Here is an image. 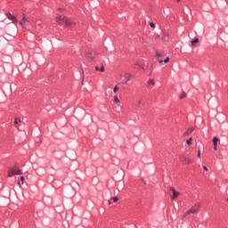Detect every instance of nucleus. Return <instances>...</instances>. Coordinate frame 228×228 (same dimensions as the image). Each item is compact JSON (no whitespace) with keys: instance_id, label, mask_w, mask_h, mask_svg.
<instances>
[{"instance_id":"1","label":"nucleus","mask_w":228,"mask_h":228,"mask_svg":"<svg viewBox=\"0 0 228 228\" xmlns=\"http://www.w3.org/2000/svg\"><path fill=\"white\" fill-rule=\"evenodd\" d=\"M199 208H200V204L196 203L194 206H192L189 210L185 212V214L183 216V218H186V216L191 214V215H197L199 211Z\"/></svg>"},{"instance_id":"2","label":"nucleus","mask_w":228,"mask_h":228,"mask_svg":"<svg viewBox=\"0 0 228 228\" xmlns=\"http://www.w3.org/2000/svg\"><path fill=\"white\" fill-rule=\"evenodd\" d=\"M13 175H22V169L10 167L8 170V177H13Z\"/></svg>"},{"instance_id":"3","label":"nucleus","mask_w":228,"mask_h":228,"mask_svg":"<svg viewBox=\"0 0 228 228\" xmlns=\"http://www.w3.org/2000/svg\"><path fill=\"white\" fill-rule=\"evenodd\" d=\"M169 191H172L173 196H172V200L177 199L179 197V191H177L174 187H169Z\"/></svg>"},{"instance_id":"4","label":"nucleus","mask_w":228,"mask_h":228,"mask_svg":"<svg viewBox=\"0 0 228 228\" xmlns=\"http://www.w3.org/2000/svg\"><path fill=\"white\" fill-rule=\"evenodd\" d=\"M181 162L185 163V165H191L193 163V160H191V159L187 157V158H182Z\"/></svg>"},{"instance_id":"5","label":"nucleus","mask_w":228,"mask_h":228,"mask_svg":"<svg viewBox=\"0 0 228 228\" xmlns=\"http://www.w3.org/2000/svg\"><path fill=\"white\" fill-rule=\"evenodd\" d=\"M6 17H7V19H9V20H13V22H19L17 18L13 14H12L11 12H7Z\"/></svg>"},{"instance_id":"6","label":"nucleus","mask_w":228,"mask_h":228,"mask_svg":"<svg viewBox=\"0 0 228 228\" xmlns=\"http://www.w3.org/2000/svg\"><path fill=\"white\" fill-rule=\"evenodd\" d=\"M20 26L24 27V26H28V24H29V20H28V19H26V16L23 13V17H22V20L20 21Z\"/></svg>"},{"instance_id":"7","label":"nucleus","mask_w":228,"mask_h":228,"mask_svg":"<svg viewBox=\"0 0 228 228\" xmlns=\"http://www.w3.org/2000/svg\"><path fill=\"white\" fill-rule=\"evenodd\" d=\"M212 142H213V145H214V151H217L218 150V147H217L218 137H214Z\"/></svg>"},{"instance_id":"8","label":"nucleus","mask_w":228,"mask_h":228,"mask_svg":"<svg viewBox=\"0 0 228 228\" xmlns=\"http://www.w3.org/2000/svg\"><path fill=\"white\" fill-rule=\"evenodd\" d=\"M193 131H195V128L190 127L187 131H185L183 133V136H188V135L191 134V133H193Z\"/></svg>"},{"instance_id":"9","label":"nucleus","mask_w":228,"mask_h":228,"mask_svg":"<svg viewBox=\"0 0 228 228\" xmlns=\"http://www.w3.org/2000/svg\"><path fill=\"white\" fill-rule=\"evenodd\" d=\"M62 22H65L67 26H70V24H72V21L69 18H67V16H64L62 18Z\"/></svg>"},{"instance_id":"10","label":"nucleus","mask_w":228,"mask_h":228,"mask_svg":"<svg viewBox=\"0 0 228 228\" xmlns=\"http://www.w3.org/2000/svg\"><path fill=\"white\" fill-rule=\"evenodd\" d=\"M197 44H199V37H195L194 39H192L191 41V45H192V46L197 45Z\"/></svg>"},{"instance_id":"11","label":"nucleus","mask_w":228,"mask_h":228,"mask_svg":"<svg viewBox=\"0 0 228 228\" xmlns=\"http://www.w3.org/2000/svg\"><path fill=\"white\" fill-rule=\"evenodd\" d=\"M125 79H126V81L125 82V85H127V82L131 81V74L126 73Z\"/></svg>"},{"instance_id":"12","label":"nucleus","mask_w":228,"mask_h":228,"mask_svg":"<svg viewBox=\"0 0 228 228\" xmlns=\"http://www.w3.org/2000/svg\"><path fill=\"white\" fill-rule=\"evenodd\" d=\"M170 61V57H166L165 60L159 61V63H168Z\"/></svg>"},{"instance_id":"13","label":"nucleus","mask_w":228,"mask_h":228,"mask_svg":"<svg viewBox=\"0 0 228 228\" xmlns=\"http://www.w3.org/2000/svg\"><path fill=\"white\" fill-rule=\"evenodd\" d=\"M18 186H20V184H24V176H20V180H18Z\"/></svg>"},{"instance_id":"14","label":"nucleus","mask_w":228,"mask_h":228,"mask_svg":"<svg viewBox=\"0 0 228 228\" xmlns=\"http://www.w3.org/2000/svg\"><path fill=\"white\" fill-rule=\"evenodd\" d=\"M86 58H90L91 60H95V56H94L90 53H86Z\"/></svg>"},{"instance_id":"15","label":"nucleus","mask_w":228,"mask_h":228,"mask_svg":"<svg viewBox=\"0 0 228 228\" xmlns=\"http://www.w3.org/2000/svg\"><path fill=\"white\" fill-rule=\"evenodd\" d=\"M162 39H164L165 42H168V34L163 33L162 34Z\"/></svg>"},{"instance_id":"16","label":"nucleus","mask_w":228,"mask_h":228,"mask_svg":"<svg viewBox=\"0 0 228 228\" xmlns=\"http://www.w3.org/2000/svg\"><path fill=\"white\" fill-rule=\"evenodd\" d=\"M148 85H151L152 86H154V85H156V82H154V79H149Z\"/></svg>"},{"instance_id":"17","label":"nucleus","mask_w":228,"mask_h":228,"mask_svg":"<svg viewBox=\"0 0 228 228\" xmlns=\"http://www.w3.org/2000/svg\"><path fill=\"white\" fill-rule=\"evenodd\" d=\"M112 200H113V202H118V196H114L112 198Z\"/></svg>"},{"instance_id":"18","label":"nucleus","mask_w":228,"mask_h":228,"mask_svg":"<svg viewBox=\"0 0 228 228\" xmlns=\"http://www.w3.org/2000/svg\"><path fill=\"white\" fill-rule=\"evenodd\" d=\"M114 102H120V100H118V96H114Z\"/></svg>"},{"instance_id":"19","label":"nucleus","mask_w":228,"mask_h":228,"mask_svg":"<svg viewBox=\"0 0 228 228\" xmlns=\"http://www.w3.org/2000/svg\"><path fill=\"white\" fill-rule=\"evenodd\" d=\"M187 145H191V137L186 141Z\"/></svg>"},{"instance_id":"20","label":"nucleus","mask_w":228,"mask_h":228,"mask_svg":"<svg viewBox=\"0 0 228 228\" xmlns=\"http://www.w3.org/2000/svg\"><path fill=\"white\" fill-rule=\"evenodd\" d=\"M56 19H57V22H60V20H62L63 19H61V15H58L57 17H56Z\"/></svg>"},{"instance_id":"21","label":"nucleus","mask_w":228,"mask_h":228,"mask_svg":"<svg viewBox=\"0 0 228 228\" xmlns=\"http://www.w3.org/2000/svg\"><path fill=\"white\" fill-rule=\"evenodd\" d=\"M157 58H161L162 54L159 52H156Z\"/></svg>"},{"instance_id":"22","label":"nucleus","mask_w":228,"mask_h":228,"mask_svg":"<svg viewBox=\"0 0 228 228\" xmlns=\"http://www.w3.org/2000/svg\"><path fill=\"white\" fill-rule=\"evenodd\" d=\"M19 122H20V119H19V118L14 119V125L15 126H17V124H19Z\"/></svg>"},{"instance_id":"23","label":"nucleus","mask_w":228,"mask_h":228,"mask_svg":"<svg viewBox=\"0 0 228 228\" xmlns=\"http://www.w3.org/2000/svg\"><path fill=\"white\" fill-rule=\"evenodd\" d=\"M113 92L114 94H117V92H118V87L117 86L113 88Z\"/></svg>"},{"instance_id":"24","label":"nucleus","mask_w":228,"mask_h":228,"mask_svg":"<svg viewBox=\"0 0 228 228\" xmlns=\"http://www.w3.org/2000/svg\"><path fill=\"white\" fill-rule=\"evenodd\" d=\"M150 27L151 28H156V24H154V22L151 21V22H150Z\"/></svg>"},{"instance_id":"25","label":"nucleus","mask_w":228,"mask_h":228,"mask_svg":"<svg viewBox=\"0 0 228 228\" xmlns=\"http://www.w3.org/2000/svg\"><path fill=\"white\" fill-rule=\"evenodd\" d=\"M186 97V93H183L182 95L180 96V99H184Z\"/></svg>"},{"instance_id":"26","label":"nucleus","mask_w":228,"mask_h":228,"mask_svg":"<svg viewBox=\"0 0 228 228\" xmlns=\"http://www.w3.org/2000/svg\"><path fill=\"white\" fill-rule=\"evenodd\" d=\"M135 67H137V69H142V64L136 63V64H135Z\"/></svg>"},{"instance_id":"27","label":"nucleus","mask_w":228,"mask_h":228,"mask_svg":"<svg viewBox=\"0 0 228 228\" xmlns=\"http://www.w3.org/2000/svg\"><path fill=\"white\" fill-rule=\"evenodd\" d=\"M100 72H104V66L102 65V67L100 68Z\"/></svg>"},{"instance_id":"28","label":"nucleus","mask_w":228,"mask_h":228,"mask_svg":"<svg viewBox=\"0 0 228 228\" xmlns=\"http://www.w3.org/2000/svg\"><path fill=\"white\" fill-rule=\"evenodd\" d=\"M141 69H142L143 70H145L147 69V66L146 65H142L141 66Z\"/></svg>"},{"instance_id":"29","label":"nucleus","mask_w":228,"mask_h":228,"mask_svg":"<svg viewBox=\"0 0 228 228\" xmlns=\"http://www.w3.org/2000/svg\"><path fill=\"white\" fill-rule=\"evenodd\" d=\"M203 169L205 170V172H208V167L203 166Z\"/></svg>"},{"instance_id":"30","label":"nucleus","mask_w":228,"mask_h":228,"mask_svg":"<svg viewBox=\"0 0 228 228\" xmlns=\"http://www.w3.org/2000/svg\"><path fill=\"white\" fill-rule=\"evenodd\" d=\"M198 158H200V150L198 151Z\"/></svg>"},{"instance_id":"31","label":"nucleus","mask_w":228,"mask_h":228,"mask_svg":"<svg viewBox=\"0 0 228 228\" xmlns=\"http://www.w3.org/2000/svg\"><path fill=\"white\" fill-rule=\"evenodd\" d=\"M95 70H97V71H100V69H99V67H95Z\"/></svg>"},{"instance_id":"32","label":"nucleus","mask_w":228,"mask_h":228,"mask_svg":"<svg viewBox=\"0 0 228 228\" xmlns=\"http://www.w3.org/2000/svg\"><path fill=\"white\" fill-rule=\"evenodd\" d=\"M142 104V99L138 102V105L140 106Z\"/></svg>"},{"instance_id":"33","label":"nucleus","mask_w":228,"mask_h":228,"mask_svg":"<svg viewBox=\"0 0 228 228\" xmlns=\"http://www.w3.org/2000/svg\"><path fill=\"white\" fill-rule=\"evenodd\" d=\"M141 42H142V44H145V41L143 40V38L141 39Z\"/></svg>"},{"instance_id":"34","label":"nucleus","mask_w":228,"mask_h":228,"mask_svg":"<svg viewBox=\"0 0 228 228\" xmlns=\"http://www.w3.org/2000/svg\"><path fill=\"white\" fill-rule=\"evenodd\" d=\"M108 204H109V205L111 204V200H108Z\"/></svg>"},{"instance_id":"35","label":"nucleus","mask_w":228,"mask_h":228,"mask_svg":"<svg viewBox=\"0 0 228 228\" xmlns=\"http://www.w3.org/2000/svg\"><path fill=\"white\" fill-rule=\"evenodd\" d=\"M142 183H143V184H146V182H145V180H142Z\"/></svg>"},{"instance_id":"36","label":"nucleus","mask_w":228,"mask_h":228,"mask_svg":"<svg viewBox=\"0 0 228 228\" xmlns=\"http://www.w3.org/2000/svg\"><path fill=\"white\" fill-rule=\"evenodd\" d=\"M177 1V3H179V1H181V0H176Z\"/></svg>"},{"instance_id":"37","label":"nucleus","mask_w":228,"mask_h":228,"mask_svg":"<svg viewBox=\"0 0 228 228\" xmlns=\"http://www.w3.org/2000/svg\"><path fill=\"white\" fill-rule=\"evenodd\" d=\"M148 74H150V75H151V72H150V73H148Z\"/></svg>"},{"instance_id":"38","label":"nucleus","mask_w":228,"mask_h":228,"mask_svg":"<svg viewBox=\"0 0 228 228\" xmlns=\"http://www.w3.org/2000/svg\"><path fill=\"white\" fill-rule=\"evenodd\" d=\"M148 74H150V75H151V72H150V73H148Z\"/></svg>"}]
</instances>
